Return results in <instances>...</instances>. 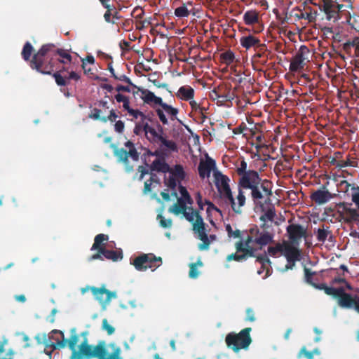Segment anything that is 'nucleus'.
Masks as SVG:
<instances>
[{
    "mask_svg": "<svg viewBox=\"0 0 359 359\" xmlns=\"http://www.w3.org/2000/svg\"><path fill=\"white\" fill-rule=\"evenodd\" d=\"M69 348L72 352L70 359H121V348L115 344L107 346L100 342L97 346H90L86 339L80 340L74 330L72 331Z\"/></svg>",
    "mask_w": 359,
    "mask_h": 359,
    "instance_id": "1",
    "label": "nucleus"
},
{
    "mask_svg": "<svg viewBox=\"0 0 359 359\" xmlns=\"http://www.w3.org/2000/svg\"><path fill=\"white\" fill-rule=\"evenodd\" d=\"M214 182L217 189L220 199L227 205H231L233 212L238 214L242 212V207L245 203V196L243 190L239 189L235 201L229 186V178L218 170L213 172Z\"/></svg>",
    "mask_w": 359,
    "mask_h": 359,
    "instance_id": "2",
    "label": "nucleus"
},
{
    "mask_svg": "<svg viewBox=\"0 0 359 359\" xmlns=\"http://www.w3.org/2000/svg\"><path fill=\"white\" fill-rule=\"evenodd\" d=\"M128 113L132 116L135 118H141V120L143 123V130L146 134H149V136L147 137L148 140L154 144L161 143V146H164L168 148L170 151H177V147L176 143L172 140H168L163 135V127L157 123V130L158 131L153 127L150 126L149 123H144V119L147 117L146 114L142 113L138 109H133L129 107L128 109H126Z\"/></svg>",
    "mask_w": 359,
    "mask_h": 359,
    "instance_id": "3",
    "label": "nucleus"
},
{
    "mask_svg": "<svg viewBox=\"0 0 359 359\" xmlns=\"http://www.w3.org/2000/svg\"><path fill=\"white\" fill-rule=\"evenodd\" d=\"M52 48H53V43L43 44L40 49L34 54L30 60V67L41 74L51 75L56 65L55 57L51 53Z\"/></svg>",
    "mask_w": 359,
    "mask_h": 359,
    "instance_id": "4",
    "label": "nucleus"
},
{
    "mask_svg": "<svg viewBox=\"0 0 359 359\" xmlns=\"http://www.w3.org/2000/svg\"><path fill=\"white\" fill-rule=\"evenodd\" d=\"M175 199L177 200V202L169 208L170 212L177 216L181 215L191 224H205L199 212L191 206H187L189 204L186 200L178 197V196L177 198H172V201Z\"/></svg>",
    "mask_w": 359,
    "mask_h": 359,
    "instance_id": "5",
    "label": "nucleus"
},
{
    "mask_svg": "<svg viewBox=\"0 0 359 359\" xmlns=\"http://www.w3.org/2000/svg\"><path fill=\"white\" fill-rule=\"evenodd\" d=\"M268 251L272 256H277L279 254L285 256L287 260V269H292L294 262L300 259V252L297 248L288 242L278 243L275 247H269Z\"/></svg>",
    "mask_w": 359,
    "mask_h": 359,
    "instance_id": "6",
    "label": "nucleus"
},
{
    "mask_svg": "<svg viewBox=\"0 0 359 359\" xmlns=\"http://www.w3.org/2000/svg\"><path fill=\"white\" fill-rule=\"evenodd\" d=\"M39 344H43L46 348H51L52 350L62 348L69 346V339H65L64 333L62 331L54 330L48 334L45 333L39 334L36 337Z\"/></svg>",
    "mask_w": 359,
    "mask_h": 359,
    "instance_id": "7",
    "label": "nucleus"
},
{
    "mask_svg": "<svg viewBox=\"0 0 359 359\" xmlns=\"http://www.w3.org/2000/svg\"><path fill=\"white\" fill-rule=\"evenodd\" d=\"M250 196L256 208L270 203L272 192V183L270 180H264L263 182L251 190Z\"/></svg>",
    "mask_w": 359,
    "mask_h": 359,
    "instance_id": "8",
    "label": "nucleus"
},
{
    "mask_svg": "<svg viewBox=\"0 0 359 359\" xmlns=\"http://www.w3.org/2000/svg\"><path fill=\"white\" fill-rule=\"evenodd\" d=\"M125 147L128 150L123 148H117L114 145L112 146V147H114V156L119 161L123 163L126 171L127 172H130L133 170V166L130 165L128 158L130 157L133 161H138L140 153L137 152L134 143L130 140L125 143Z\"/></svg>",
    "mask_w": 359,
    "mask_h": 359,
    "instance_id": "9",
    "label": "nucleus"
},
{
    "mask_svg": "<svg viewBox=\"0 0 359 359\" xmlns=\"http://www.w3.org/2000/svg\"><path fill=\"white\" fill-rule=\"evenodd\" d=\"M250 328H246L242 330L239 334H229L226 337V342L229 347H231L235 351L247 348L250 342Z\"/></svg>",
    "mask_w": 359,
    "mask_h": 359,
    "instance_id": "10",
    "label": "nucleus"
},
{
    "mask_svg": "<svg viewBox=\"0 0 359 359\" xmlns=\"http://www.w3.org/2000/svg\"><path fill=\"white\" fill-rule=\"evenodd\" d=\"M162 264V259L156 257L153 254H144L136 257L133 262L135 269L138 271H146L147 269H152L154 271Z\"/></svg>",
    "mask_w": 359,
    "mask_h": 359,
    "instance_id": "11",
    "label": "nucleus"
},
{
    "mask_svg": "<svg viewBox=\"0 0 359 359\" xmlns=\"http://www.w3.org/2000/svg\"><path fill=\"white\" fill-rule=\"evenodd\" d=\"M196 200L200 209L203 210V206L207 205V219L210 224H215V222L222 217V211L210 201L205 199L203 202L202 196L199 192L196 195Z\"/></svg>",
    "mask_w": 359,
    "mask_h": 359,
    "instance_id": "12",
    "label": "nucleus"
},
{
    "mask_svg": "<svg viewBox=\"0 0 359 359\" xmlns=\"http://www.w3.org/2000/svg\"><path fill=\"white\" fill-rule=\"evenodd\" d=\"M154 111L163 125L169 123L168 118L172 121L177 119V114H179L177 108L173 107L164 102L160 107L154 108Z\"/></svg>",
    "mask_w": 359,
    "mask_h": 359,
    "instance_id": "13",
    "label": "nucleus"
},
{
    "mask_svg": "<svg viewBox=\"0 0 359 359\" xmlns=\"http://www.w3.org/2000/svg\"><path fill=\"white\" fill-rule=\"evenodd\" d=\"M259 174L257 171L254 170H248V172L241 176L238 180L239 189H250L251 190L255 187L263 182Z\"/></svg>",
    "mask_w": 359,
    "mask_h": 359,
    "instance_id": "14",
    "label": "nucleus"
},
{
    "mask_svg": "<svg viewBox=\"0 0 359 359\" xmlns=\"http://www.w3.org/2000/svg\"><path fill=\"white\" fill-rule=\"evenodd\" d=\"M250 233L245 242V246L248 248H250V244L252 242L264 245H266L272 240V236L268 232H266L262 226H261V229H258L257 226L252 228Z\"/></svg>",
    "mask_w": 359,
    "mask_h": 359,
    "instance_id": "15",
    "label": "nucleus"
},
{
    "mask_svg": "<svg viewBox=\"0 0 359 359\" xmlns=\"http://www.w3.org/2000/svg\"><path fill=\"white\" fill-rule=\"evenodd\" d=\"M354 192L351 195V200L355 205V208L347 207L344 205V219L347 222H359V187H352Z\"/></svg>",
    "mask_w": 359,
    "mask_h": 359,
    "instance_id": "16",
    "label": "nucleus"
},
{
    "mask_svg": "<svg viewBox=\"0 0 359 359\" xmlns=\"http://www.w3.org/2000/svg\"><path fill=\"white\" fill-rule=\"evenodd\" d=\"M325 292L328 295H332L334 297L338 298V304L340 306L344 308H351L353 305V299L350 295L344 292L343 287L335 288V287H326Z\"/></svg>",
    "mask_w": 359,
    "mask_h": 359,
    "instance_id": "17",
    "label": "nucleus"
},
{
    "mask_svg": "<svg viewBox=\"0 0 359 359\" xmlns=\"http://www.w3.org/2000/svg\"><path fill=\"white\" fill-rule=\"evenodd\" d=\"M210 97L212 100H217L218 105L222 106L226 102H231L235 97V94L230 88L219 86L210 93Z\"/></svg>",
    "mask_w": 359,
    "mask_h": 359,
    "instance_id": "18",
    "label": "nucleus"
},
{
    "mask_svg": "<svg viewBox=\"0 0 359 359\" xmlns=\"http://www.w3.org/2000/svg\"><path fill=\"white\" fill-rule=\"evenodd\" d=\"M309 53V49L306 46H301L290 62V71L295 72L303 69L305 65V60H307V55Z\"/></svg>",
    "mask_w": 359,
    "mask_h": 359,
    "instance_id": "19",
    "label": "nucleus"
},
{
    "mask_svg": "<svg viewBox=\"0 0 359 359\" xmlns=\"http://www.w3.org/2000/svg\"><path fill=\"white\" fill-rule=\"evenodd\" d=\"M90 291L93 292L95 298L102 304L104 309H106L107 305L110 302L111 299L116 297V293L115 292L107 290L104 286L100 288L92 287L90 288Z\"/></svg>",
    "mask_w": 359,
    "mask_h": 359,
    "instance_id": "20",
    "label": "nucleus"
},
{
    "mask_svg": "<svg viewBox=\"0 0 359 359\" xmlns=\"http://www.w3.org/2000/svg\"><path fill=\"white\" fill-rule=\"evenodd\" d=\"M291 16L296 20H306L309 22H314L316 20L317 12H312V8L308 7L302 10L300 7L292 8L290 13Z\"/></svg>",
    "mask_w": 359,
    "mask_h": 359,
    "instance_id": "21",
    "label": "nucleus"
},
{
    "mask_svg": "<svg viewBox=\"0 0 359 359\" xmlns=\"http://www.w3.org/2000/svg\"><path fill=\"white\" fill-rule=\"evenodd\" d=\"M216 163L214 159L207 156L205 161L201 160L199 163L198 170L201 179L209 177L212 170H215Z\"/></svg>",
    "mask_w": 359,
    "mask_h": 359,
    "instance_id": "22",
    "label": "nucleus"
},
{
    "mask_svg": "<svg viewBox=\"0 0 359 359\" xmlns=\"http://www.w3.org/2000/svg\"><path fill=\"white\" fill-rule=\"evenodd\" d=\"M193 231L196 236L203 242L198 248L201 250H207L212 241L215 239V236H210V238L206 235L205 226H194Z\"/></svg>",
    "mask_w": 359,
    "mask_h": 359,
    "instance_id": "23",
    "label": "nucleus"
},
{
    "mask_svg": "<svg viewBox=\"0 0 359 359\" xmlns=\"http://www.w3.org/2000/svg\"><path fill=\"white\" fill-rule=\"evenodd\" d=\"M102 111L100 109H97V107H95L91 110L88 117L95 121H100L103 123H107V121L114 122L118 118V115L116 114L115 110L113 109L109 111V114L107 116H102Z\"/></svg>",
    "mask_w": 359,
    "mask_h": 359,
    "instance_id": "24",
    "label": "nucleus"
},
{
    "mask_svg": "<svg viewBox=\"0 0 359 359\" xmlns=\"http://www.w3.org/2000/svg\"><path fill=\"white\" fill-rule=\"evenodd\" d=\"M51 50L52 55L55 57V65L60 63L67 65L72 62V57L66 50L58 48L53 44Z\"/></svg>",
    "mask_w": 359,
    "mask_h": 359,
    "instance_id": "25",
    "label": "nucleus"
},
{
    "mask_svg": "<svg viewBox=\"0 0 359 359\" xmlns=\"http://www.w3.org/2000/svg\"><path fill=\"white\" fill-rule=\"evenodd\" d=\"M312 201L316 204L322 205L327 203L332 198V194L323 186L322 189L313 191L311 196Z\"/></svg>",
    "mask_w": 359,
    "mask_h": 359,
    "instance_id": "26",
    "label": "nucleus"
},
{
    "mask_svg": "<svg viewBox=\"0 0 359 359\" xmlns=\"http://www.w3.org/2000/svg\"><path fill=\"white\" fill-rule=\"evenodd\" d=\"M137 88L138 90L141 91L143 95L142 99L143 100L144 102L151 106L154 109L160 107L161 104L163 102L162 98L156 96L153 92L145 89H140L138 87Z\"/></svg>",
    "mask_w": 359,
    "mask_h": 359,
    "instance_id": "27",
    "label": "nucleus"
},
{
    "mask_svg": "<svg viewBox=\"0 0 359 359\" xmlns=\"http://www.w3.org/2000/svg\"><path fill=\"white\" fill-rule=\"evenodd\" d=\"M333 5L334 0H323V8L327 15V19L335 22L339 18V13H337V9L334 8Z\"/></svg>",
    "mask_w": 359,
    "mask_h": 359,
    "instance_id": "28",
    "label": "nucleus"
},
{
    "mask_svg": "<svg viewBox=\"0 0 359 359\" xmlns=\"http://www.w3.org/2000/svg\"><path fill=\"white\" fill-rule=\"evenodd\" d=\"M262 214L260 215V220L263 222H273L274 217L276 216V211L273 205L271 203H267L266 205H263V207H259Z\"/></svg>",
    "mask_w": 359,
    "mask_h": 359,
    "instance_id": "29",
    "label": "nucleus"
},
{
    "mask_svg": "<svg viewBox=\"0 0 359 359\" xmlns=\"http://www.w3.org/2000/svg\"><path fill=\"white\" fill-rule=\"evenodd\" d=\"M240 43L243 48L248 50L251 48L256 49L262 43L259 38L252 34H249L242 36L240 39Z\"/></svg>",
    "mask_w": 359,
    "mask_h": 359,
    "instance_id": "30",
    "label": "nucleus"
},
{
    "mask_svg": "<svg viewBox=\"0 0 359 359\" xmlns=\"http://www.w3.org/2000/svg\"><path fill=\"white\" fill-rule=\"evenodd\" d=\"M287 233L290 238L294 242H297L299 239L304 237L306 233V229L303 226H287Z\"/></svg>",
    "mask_w": 359,
    "mask_h": 359,
    "instance_id": "31",
    "label": "nucleus"
},
{
    "mask_svg": "<svg viewBox=\"0 0 359 359\" xmlns=\"http://www.w3.org/2000/svg\"><path fill=\"white\" fill-rule=\"evenodd\" d=\"M150 169L152 171L166 173L170 171V165L165 162L163 158L162 159L157 158L152 162Z\"/></svg>",
    "mask_w": 359,
    "mask_h": 359,
    "instance_id": "32",
    "label": "nucleus"
},
{
    "mask_svg": "<svg viewBox=\"0 0 359 359\" xmlns=\"http://www.w3.org/2000/svg\"><path fill=\"white\" fill-rule=\"evenodd\" d=\"M177 96L185 101L191 100L194 97V90L189 86H181L177 93Z\"/></svg>",
    "mask_w": 359,
    "mask_h": 359,
    "instance_id": "33",
    "label": "nucleus"
},
{
    "mask_svg": "<svg viewBox=\"0 0 359 359\" xmlns=\"http://www.w3.org/2000/svg\"><path fill=\"white\" fill-rule=\"evenodd\" d=\"M109 237L105 234H98L95 236L94 243L91 248V250H101V249L106 248V243Z\"/></svg>",
    "mask_w": 359,
    "mask_h": 359,
    "instance_id": "34",
    "label": "nucleus"
},
{
    "mask_svg": "<svg viewBox=\"0 0 359 359\" xmlns=\"http://www.w3.org/2000/svg\"><path fill=\"white\" fill-rule=\"evenodd\" d=\"M168 172L177 179L179 182L184 180L186 177V172L183 166L180 164H176L173 168L170 167Z\"/></svg>",
    "mask_w": 359,
    "mask_h": 359,
    "instance_id": "35",
    "label": "nucleus"
},
{
    "mask_svg": "<svg viewBox=\"0 0 359 359\" xmlns=\"http://www.w3.org/2000/svg\"><path fill=\"white\" fill-rule=\"evenodd\" d=\"M101 252L103 254V257L107 259H111L114 262L121 260L123 258L121 251H113L107 249V248H102Z\"/></svg>",
    "mask_w": 359,
    "mask_h": 359,
    "instance_id": "36",
    "label": "nucleus"
},
{
    "mask_svg": "<svg viewBox=\"0 0 359 359\" xmlns=\"http://www.w3.org/2000/svg\"><path fill=\"white\" fill-rule=\"evenodd\" d=\"M243 20L248 25L255 24L259 22V13L255 10L248 11L244 13Z\"/></svg>",
    "mask_w": 359,
    "mask_h": 359,
    "instance_id": "37",
    "label": "nucleus"
},
{
    "mask_svg": "<svg viewBox=\"0 0 359 359\" xmlns=\"http://www.w3.org/2000/svg\"><path fill=\"white\" fill-rule=\"evenodd\" d=\"M33 51H34V48H33L32 45L29 41L26 42L23 46V48H22V53H21L22 57L23 58V60L25 61L30 62L31 55H32Z\"/></svg>",
    "mask_w": 359,
    "mask_h": 359,
    "instance_id": "38",
    "label": "nucleus"
},
{
    "mask_svg": "<svg viewBox=\"0 0 359 359\" xmlns=\"http://www.w3.org/2000/svg\"><path fill=\"white\" fill-rule=\"evenodd\" d=\"M220 58L223 63L229 65L233 62L235 55L231 50H228L220 55Z\"/></svg>",
    "mask_w": 359,
    "mask_h": 359,
    "instance_id": "39",
    "label": "nucleus"
},
{
    "mask_svg": "<svg viewBox=\"0 0 359 359\" xmlns=\"http://www.w3.org/2000/svg\"><path fill=\"white\" fill-rule=\"evenodd\" d=\"M51 75L55 79L57 85L59 86H65L69 83L67 77H64L61 74V71H55V72H53Z\"/></svg>",
    "mask_w": 359,
    "mask_h": 359,
    "instance_id": "40",
    "label": "nucleus"
},
{
    "mask_svg": "<svg viewBox=\"0 0 359 359\" xmlns=\"http://www.w3.org/2000/svg\"><path fill=\"white\" fill-rule=\"evenodd\" d=\"M256 53L254 55V57L255 58H262L265 57L264 62L267 60V55L266 52L268 51L266 45L265 43H261L256 49Z\"/></svg>",
    "mask_w": 359,
    "mask_h": 359,
    "instance_id": "41",
    "label": "nucleus"
},
{
    "mask_svg": "<svg viewBox=\"0 0 359 359\" xmlns=\"http://www.w3.org/2000/svg\"><path fill=\"white\" fill-rule=\"evenodd\" d=\"M174 14L177 18H186L190 15V11L187 5L184 4L175 9Z\"/></svg>",
    "mask_w": 359,
    "mask_h": 359,
    "instance_id": "42",
    "label": "nucleus"
},
{
    "mask_svg": "<svg viewBox=\"0 0 359 359\" xmlns=\"http://www.w3.org/2000/svg\"><path fill=\"white\" fill-rule=\"evenodd\" d=\"M203 266V262L201 259L197 260L196 263L190 264V271H189V277L191 278H196L199 275V271L197 270V267H201Z\"/></svg>",
    "mask_w": 359,
    "mask_h": 359,
    "instance_id": "43",
    "label": "nucleus"
},
{
    "mask_svg": "<svg viewBox=\"0 0 359 359\" xmlns=\"http://www.w3.org/2000/svg\"><path fill=\"white\" fill-rule=\"evenodd\" d=\"M179 191L181 194V196L180 198H183L187 201L189 205H192L194 201L191 198V196L189 195L187 188L181 184L179 185Z\"/></svg>",
    "mask_w": 359,
    "mask_h": 359,
    "instance_id": "44",
    "label": "nucleus"
},
{
    "mask_svg": "<svg viewBox=\"0 0 359 359\" xmlns=\"http://www.w3.org/2000/svg\"><path fill=\"white\" fill-rule=\"evenodd\" d=\"M161 196H162L163 202H170L172 198H177V193L176 190L171 191L170 193L168 189H165L161 192Z\"/></svg>",
    "mask_w": 359,
    "mask_h": 359,
    "instance_id": "45",
    "label": "nucleus"
},
{
    "mask_svg": "<svg viewBox=\"0 0 359 359\" xmlns=\"http://www.w3.org/2000/svg\"><path fill=\"white\" fill-rule=\"evenodd\" d=\"M320 351L318 349H314L313 351H308L305 347H302L299 357L305 356L307 359H313L314 355H320Z\"/></svg>",
    "mask_w": 359,
    "mask_h": 359,
    "instance_id": "46",
    "label": "nucleus"
},
{
    "mask_svg": "<svg viewBox=\"0 0 359 359\" xmlns=\"http://www.w3.org/2000/svg\"><path fill=\"white\" fill-rule=\"evenodd\" d=\"M115 100L117 102H123V107L125 110L128 109L130 107V100L128 97L118 93L114 96Z\"/></svg>",
    "mask_w": 359,
    "mask_h": 359,
    "instance_id": "47",
    "label": "nucleus"
},
{
    "mask_svg": "<svg viewBox=\"0 0 359 359\" xmlns=\"http://www.w3.org/2000/svg\"><path fill=\"white\" fill-rule=\"evenodd\" d=\"M177 179H176L174 176L172 175L169 177L168 179L165 180V185L170 188L172 191L175 190L177 187Z\"/></svg>",
    "mask_w": 359,
    "mask_h": 359,
    "instance_id": "48",
    "label": "nucleus"
},
{
    "mask_svg": "<svg viewBox=\"0 0 359 359\" xmlns=\"http://www.w3.org/2000/svg\"><path fill=\"white\" fill-rule=\"evenodd\" d=\"M102 329L107 332L108 334H113L115 332V328L109 323L107 319L102 320Z\"/></svg>",
    "mask_w": 359,
    "mask_h": 359,
    "instance_id": "49",
    "label": "nucleus"
},
{
    "mask_svg": "<svg viewBox=\"0 0 359 359\" xmlns=\"http://www.w3.org/2000/svg\"><path fill=\"white\" fill-rule=\"evenodd\" d=\"M247 167V162L245 160L241 161L239 167L236 170V172L240 177L248 172Z\"/></svg>",
    "mask_w": 359,
    "mask_h": 359,
    "instance_id": "50",
    "label": "nucleus"
},
{
    "mask_svg": "<svg viewBox=\"0 0 359 359\" xmlns=\"http://www.w3.org/2000/svg\"><path fill=\"white\" fill-rule=\"evenodd\" d=\"M82 68L84 71V73L87 74L90 78H91L93 80H98L100 79V76L95 75V74L93 72V70L91 68H87L86 63L83 62L82 63Z\"/></svg>",
    "mask_w": 359,
    "mask_h": 359,
    "instance_id": "51",
    "label": "nucleus"
},
{
    "mask_svg": "<svg viewBox=\"0 0 359 359\" xmlns=\"http://www.w3.org/2000/svg\"><path fill=\"white\" fill-rule=\"evenodd\" d=\"M144 14V10L140 6H136L133 10L131 15L136 19H142L143 18Z\"/></svg>",
    "mask_w": 359,
    "mask_h": 359,
    "instance_id": "52",
    "label": "nucleus"
},
{
    "mask_svg": "<svg viewBox=\"0 0 359 359\" xmlns=\"http://www.w3.org/2000/svg\"><path fill=\"white\" fill-rule=\"evenodd\" d=\"M116 80H118V81H124L126 83H127L128 84H129L130 86H133V88H137V86H135L130 80V79L129 77H128L127 76H126L125 74H122V75H120V76H118V75H115L114 77Z\"/></svg>",
    "mask_w": 359,
    "mask_h": 359,
    "instance_id": "53",
    "label": "nucleus"
},
{
    "mask_svg": "<svg viewBox=\"0 0 359 359\" xmlns=\"http://www.w3.org/2000/svg\"><path fill=\"white\" fill-rule=\"evenodd\" d=\"M226 231L230 237L239 238L241 236L240 231L237 230L236 228L233 229L231 226H226Z\"/></svg>",
    "mask_w": 359,
    "mask_h": 359,
    "instance_id": "54",
    "label": "nucleus"
},
{
    "mask_svg": "<svg viewBox=\"0 0 359 359\" xmlns=\"http://www.w3.org/2000/svg\"><path fill=\"white\" fill-rule=\"evenodd\" d=\"M124 122L121 120L117 121L114 124V130L118 133H122L124 130Z\"/></svg>",
    "mask_w": 359,
    "mask_h": 359,
    "instance_id": "55",
    "label": "nucleus"
},
{
    "mask_svg": "<svg viewBox=\"0 0 359 359\" xmlns=\"http://www.w3.org/2000/svg\"><path fill=\"white\" fill-rule=\"evenodd\" d=\"M351 186V184H349L346 180H343L339 184V189H340V191L347 192Z\"/></svg>",
    "mask_w": 359,
    "mask_h": 359,
    "instance_id": "56",
    "label": "nucleus"
},
{
    "mask_svg": "<svg viewBox=\"0 0 359 359\" xmlns=\"http://www.w3.org/2000/svg\"><path fill=\"white\" fill-rule=\"evenodd\" d=\"M138 172H140L139 180L142 181L145 175L149 173L148 170L144 167L143 165H139L137 168Z\"/></svg>",
    "mask_w": 359,
    "mask_h": 359,
    "instance_id": "57",
    "label": "nucleus"
},
{
    "mask_svg": "<svg viewBox=\"0 0 359 359\" xmlns=\"http://www.w3.org/2000/svg\"><path fill=\"white\" fill-rule=\"evenodd\" d=\"M98 106V109L102 111V114H104V111L109 109L108 102L105 100H100L97 103Z\"/></svg>",
    "mask_w": 359,
    "mask_h": 359,
    "instance_id": "58",
    "label": "nucleus"
},
{
    "mask_svg": "<svg viewBox=\"0 0 359 359\" xmlns=\"http://www.w3.org/2000/svg\"><path fill=\"white\" fill-rule=\"evenodd\" d=\"M149 81H151L156 87H157L158 88H165L169 91L168 84H167L165 83H160L158 80H156V79L153 80V81L149 79Z\"/></svg>",
    "mask_w": 359,
    "mask_h": 359,
    "instance_id": "59",
    "label": "nucleus"
},
{
    "mask_svg": "<svg viewBox=\"0 0 359 359\" xmlns=\"http://www.w3.org/2000/svg\"><path fill=\"white\" fill-rule=\"evenodd\" d=\"M328 234V231L327 229H319L318 231V237L320 241H323L326 238Z\"/></svg>",
    "mask_w": 359,
    "mask_h": 359,
    "instance_id": "60",
    "label": "nucleus"
},
{
    "mask_svg": "<svg viewBox=\"0 0 359 359\" xmlns=\"http://www.w3.org/2000/svg\"><path fill=\"white\" fill-rule=\"evenodd\" d=\"M151 185H152V183L151 182H149V180H147L144 182V189H143V194L144 195H146L151 191Z\"/></svg>",
    "mask_w": 359,
    "mask_h": 359,
    "instance_id": "61",
    "label": "nucleus"
},
{
    "mask_svg": "<svg viewBox=\"0 0 359 359\" xmlns=\"http://www.w3.org/2000/svg\"><path fill=\"white\" fill-rule=\"evenodd\" d=\"M246 128V126L245 123H242L238 127L235 128L233 130L234 134H241L243 133L244 130Z\"/></svg>",
    "mask_w": 359,
    "mask_h": 359,
    "instance_id": "62",
    "label": "nucleus"
},
{
    "mask_svg": "<svg viewBox=\"0 0 359 359\" xmlns=\"http://www.w3.org/2000/svg\"><path fill=\"white\" fill-rule=\"evenodd\" d=\"M67 79L68 81L70 79L78 81L80 79V76L74 71H71L69 74V76L67 77Z\"/></svg>",
    "mask_w": 359,
    "mask_h": 359,
    "instance_id": "63",
    "label": "nucleus"
},
{
    "mask_svg": "<svg viewBox=\"0 0 359 359\" xmlns=\"http://www.w3.org/2000/svg\"><path fill=\"white\" fill-rule=\"evenodd\" d=\"M351 44L353 47H355V51L359 52V37H355L351 41Z\"/></svg>",
    "mask_w": 359,
    "mask_h": 359,
    "instance_id": "64",
    "label": "nucleus"
}]
</instances>
